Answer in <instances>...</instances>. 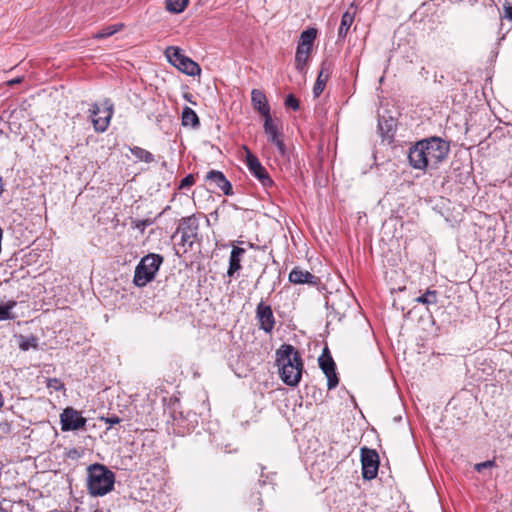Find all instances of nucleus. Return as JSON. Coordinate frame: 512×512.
Masks as SVG:
<instances>
[{"label":"nucleus","mask_w":512,"mask_h":512,"mask_svg":"<svg viewBox=\"0 0 512 512\" xmlns=\"http://www.w3.org/2000/svg\"><path fill=\"white\" fill-rule=\"evenodd\" d=\"M104 105L105 107L101 109L97 104H93L90 109L92 123L97 132H104L108 128L113 114L110 101L106 100Z\"/></svg>","instance_id":"423d86ee"},{"label":"nucleus","mask_w":512,"mask_h":512,"mask_svg":"<svg viewBox=\"0 0 512 512\" xmlns=\"http://www.w3.org/2000/svg\"><path fill=\"white\" fill-rule=\"evenodd\" d=\"M449 151V144L439 137L424 139L410 148L409 163L419 170L437 168L438 164L447 158Z\"/></svg>","instance_id":"f257e3e1"},{"label":"nucleus","mask_w":512,"mask_h":512,"mask_svg":"<svg viewBox=\"0 0 512 512\" xmlns=\"http://www.w3.org/2000/svg\"><path fill=\"white\" fill-rule=\"evenodd\" d=\"M355 13L346 11L341 18L340 27L338 30V37L339 38H345L351 25L354 22Z\"/></svg>","instance_id":"412c9836"},{"label":"nucleus","mask_w":512,"mask_h":512,"mask_svg":"<svg viewBox=\"0 0 512 512\" xmlns=\"http://www.w3.org/2000/svg\"><path fill=\"white\" fill-rule=\"evenodd\" d=\"M189 0H166V9L171 13H181L185 10Z\"/></svg>","instance_id":"393cba45"},{"label":"nucleus","mask_w":512,"mask_h":512,"mask_svg":"<svg viewBox=\"0 0 512 512\" xmlns=\"http://www.w3.org/2000/svg\"><path fill=\"white\" fill-rule=\"evenodd\" d=\"M437 301H438V292L436 290H430V289H428L423 295H421L415 299V302L423 304V305L436 304Z\"/></svg>","instance_id":"a878e982"},{"label":"nucleus","mask_w":512,"mask_h":512,"mask_svg":"<svg viewBox=\"0 0 512 512\" xmlns=\"http://www.w3.org/2000/svg\"><path fill=\"white\" fill-rule=\"evenodd\" d=\"M165 53L169 62L175 67H177L178 62H180V59L185 57V55L181 53V50L178 47L174 46L168 47Z\"/></svg>","instance_id":"cd10ccee"},{"label":"nucleus","mask_w":512,"mask_h":512,"mask_svg":"<svg viewBox=\"0 0 512 512\" xmlns=\"http://www.w3.org/2000/svg\"><path fill=\"white\" fill-rule=\"evenodd\" d=\"M311 51L312 49L310 47H302L300 45L297 46L295 55V68L300 73H305V67L309 60Z\"/></svg>","instance_id":"6ab92c4d"},{"label":"nucleus","mask_w":512,"mask_h":512,"mask_svg":"<svg viewBox=\"0 0 512 512\" xmlns=\"http://www.w3.org/2000/svg\"><path fill=\"white\" fill-rule=\"evenodd\" d=\"M130 152L138 161H143L145 163H151L154 161L152 153L143 148L133 147L130 148Z\"/></svg>","instance_id":"b1692460"},{"label":"nucleus","mask_w":512,"mask_h":512,"mask_svg":"<svg viewBox=\"0 0 512 512\" xmlns=\"http://www.w3.org/2000/svg\"><path fill=\"white\" fill-rule=\"evenodd\" d=\"M86 418H84L79 411L72 407H67L60 414L61 430L74 431L85 427Z\"/></svg>","instance_id":"1a4fd4ad"},{"label":"nucleus","mask_w":512,"mask_h":512,"mask_svg":"<svg viewBox=\"0 0 512 512\" xmlns=\"http://www.w3.org/2000/svg\"><path fill=\"white\" fill-rule=\"evenodd\" d=\"M289 282L293 284H308L311 286H317L320 284V278L313 275L307 270L297 266L294 267L288 276Z\"/></svg>","instance_id":"4468645a"},{"label":"nucleus","mask_w":512,"mask_h":512,"mask_svg":"<svg viewBox=\"0 0 512 512\" xmlns=\"http://www.w3.org/2000/svg\"><path fill=\"white\" fill-rule=\"evenodd\" d=\"M264 132L268 136V140L273 143L279 150L281 155L285 154V144L281 138L277 125L271 116L264 118Z\"/></svg>","instance_id":"ddd939ff"},{"label":"nucleus","mask_w":512,"mask_h":512,"mask_svg":"<svg viewBox=\"0 0 512 512\" xmlns=\"http://www.w3.org/2000/svg\"><path fill=\"white\" fill-rule=\"evenodd\" d=\"M163 257L159 254H148L144 256L135 268L133 283L137 287H144L155 278Z\"/></svg>","instance_id":"20e7f679"},{"label":"nucleus","mask_w":512,"mask_h":512,"mask_svg":"<svg viewBox=\"0 0 512 512\" xmlns=\"http://www.w3.org/2000/svg\"><path fill=\"white\" fill-rule=\"evenodd\" d=\"M256 499H257V501L259 502V504H261V503H262V500H261V498H260V497H257Z\"/></svg>","instance_id":"a19ab883"},{"label":"nucleus","mask_w":512,"mask_h":512,"mask_svg":"<svg viewBox=\"0 0 512 512\" xmlns=\"http://www.w3.org/2000/svg\"><path fill=\"white\" fill-rule=\"evenodd\" d=\"M206 180L214 183L215 186L218 187L225 195L232 194V185L222 172L211 170L208 172Z\"/></svg>","instance_id":"dca6fc26"},{"label":"nucleus","mask_w":512,"mask_h":512,"mask_svg":"<svg viewBox=\"0 0 512 512\" xmlns=\"http://www.w3.org/2000/svg\"><path fill=\"white\" fill-rule=\"evenodd\" d=\"M246 164L249 171L260 181L264 187L273 185V181L268 175L266 169L262 166L258 158L248 149L246 150Z\"/></svg>","instance_id":"9b49d317"},{"label":"nucleus","mask_w":512,"mask_h":512,"mask_svg":"<svg viewBox=\"0 0 512 512\" xmlns=\"http://www.w3.org/2000/svg\"><path fill=\"white\" fill-rule=\"evenodd\" d=\"M19 348L21 350H29L37 348V339L35 337H20Z\"/></svg>","instance_id":"c85d7f7f"},{"label":"nucleus","mask_w":512,"mask_h":512,"mask_svg":"<svg viewBox=\"0 0 512 512\" xmlns=\"http://www.w3.org/2000/svg\"><path fill=\"white\" fill-rule=\"evenodd\" d=\"M185 98H186V99H188V100L190 101V99H189V95H188V94H185Z\"/></svg>","instance_id":"79ce46f5"},{"label":"nucleus","mask_w":512,"mask_h":512,"mask_svg":"<svg viewBox=\"0 0 512 512\" xmlns=\"http://www.w3.org/2000/svg\"><path fill=\"white\" fill-rule=\"evenodd\" d=\"M495 466H496V462L494 460H487V461L475 464L474 469L480 473L487 468H492Z\"/></svg>","instance_id":"2f4dec72"},{"label":"nucleus","mask_w":512,"mask_h":512,"mask_svg":"<svg viewBox=\"0 0 512 512\" xmlns=\"http://www.w3.org/2000/svg\"><path fill=\"white\" fill-rule=\"evenodd\" d=\"M330 77V68L327 63H322L321 69L317 76L316 82L313 87V95L314 97H319L323 92L325 85Z\"/></svg>","instance_id":"f3484780"},{"label":"nucleus","mask_w":512,"mask_h":512,"mask_svg":"<svg viewBox=\"0 0 512 512\" xmlns=\"http://www.w3.org/2000/svg\"><path fill=\"white\" fill-rule=\"evenodd\" d=\"M87 490L91 496H104L114 488L115 474L103 464L87 467Z\"/></svg>","instance_id":"f03ea898"},{"label":"nucleus","mask_w":512,"mask_h":512,"mask_svg":"<svg viewBox=\"0 0 512 512\" xmlns=\"http://www.w3.org/2000/svg\"><path fill=\"white\" fill-rule=\"evenodd\" d=\"M228 363L238 377H246L258 361L254 358V354H231Z\"/></svg>","instance_id":"0eeeda50"},{"label":"nucleus","mask_w":512,"mask_h":512,"mask_svg":"<svg viewBox=\"0 0 512 512\" xmlns=\"http://www.w3.org/2000/svg\"><path fill=\"white\" fill-rule=\"evenodd\" d=\"M251 102L253 108L258 111L264 118L271 116L270 107L265 94L259 89L251 91Z\"/></svg>","instance_id":"2eb2a0df"},{"label":"nucleus","mask_w":512,"mask_h":512,"mask_svg":"<svg viewBox=\"0 0 512 512\" xmlns=\"http://www.w3.org/2000/svg\"><path fill=\"white\" fill-rule=\"evenodd\" d=\"M116 31H117V29L109 27V28H106V29L96 33L93 36V38H95V39H102V38H105V37L113 35Z\"/></svg>","instance_id":"473e14b6"},{"label":"nucleus","mask_w":512,"mask_h":512,"mask_svg":"<svg viewBox=\"0 0 512 512\" xmlns=\"http://www.w3.org/2000/svg\"><path fill=\"white\" fill-rule=\"evenodd\" d=\"M198 230L199 223L194 215L182 218L177 228V233H181V244L191 248L197 239Z\"/></svg>","instance_id":"39448f33"},{"label":"nucleus","mask_w":512,"mask_h":512,"mask_svg":"<svg viewBox=\"0 0 512 512\" xmlns=\"http://www.w3.org/2000/svg\"><path fill=\"white\" fill-rule=\"evenodd\" d=\"M256 319L259 329L271 333L275 326V317L270 305L260 302L256 307Z\"/></svg>","instance_id":"f8f14e48"},{"label":"nucleus","mask_w":512,"mask_h":512,"mask_svg":"<svg viewBox=\"0 0 512 512\" xmlns=\"http://www.w3.org/2000/svg\"><path fill=\"white\" fill-rule=\"evenodd\" d=\"M106 423H108L110 426L118 424L121 422V419L118 416H111L107 418H102Z\"/></svg>","instance_id":"c9c22d12"},{"label":"nucleus","mask_w":512,"mask_h":512,"mask_svg":"<svg viewBox=\"0 0 512 512\" xmlns=\"http://www.w3.org/2000/svg\"><path fill=\"white\" fill-rule=\"evenodd\" d=\"M176 68H178L180 71H182L183 73H185L189 76H196V75H200V73H201V68L198 65V63H196L195 61H193L192 59H190L186 56L184 58L180 59V62H178V65Z\"/></svg>","instance_id":"aec40b11"},{"label":"nucleus","mask_w":512,"mask_h":512,"mask_svg":"<svg viewBox=\"0 0 512 512\" xmlns=\"http://www.w3.org/2000/svg\"><path fill=\"white\" fill-rule=\"evenodd\" d=\"M21 81H22V78L18 77V78H15V79H12V80L8 81V85L9 86H13L15 84L21 83Z\"/></svg>","instance_id":"4c0bfd02"},{"label":"nucleus","mask_w":512,"mask_h":512,"mask_svg":"<svg viewBox=\"0 0 512 512\" xmlns=\"http://www.w3.org/2000/svg\"><path fill=\"white\" fill-rule=\"evenodd\" d=\"M16 304V301L10 300L5 304L0 305V321L14 319V315L11 311L16 306Z\"/></svg>","instance_id":"bb28decb"},{"label":"nucleus","mask_w":512,"mask_h":512,"mask_svg":"<svg viewBox=\"0 0 512 512\" xmlns=\"http://www.w3.org/2000/svg\"><path fill=\"white\" fill-rule=\"evenodd\" d=\"M285 106L293 109L294 111L298 110L300 107L298 99L293 94L287 95L285 99Z\"/></svg>","instance_id":"7c9ffc66"},{"label":"nucleus","mask_w":512,"mask_h":512,"mask_svg":"<svg viewBox=\"0 0 512 512\" xmlns=\"http://www.w3.org/2000/svg\"><path fill=\"white\" fill-rule=\"evenodd\" d=\"M362 476L366 480H372L377 476L379 468L378 453L369 448L361 449Z\"/></svg>","instance_id":"6e6552de"},{"label":"nucleus","mask_w":512,"mask_h":512,"mask_svg":"<svg viewBox=\"0 0 512 512\" xmlns=\"http://www.w3.org/2000/svg\"><path fill=\"white\" fill-rule=\"evenodd\" d=\"M319 367L327 378V388L332 390L339 384V378L336 373V364L331 354H320L318 358Z\"/></svg>","instance_id":"9d476101"},{"label":"nucleus","mask_w":512,"mask_h":512,"mask_svg":"<svg viewBox=\"0 0 512 512\" xmlns=\"http://www.w3.org/2000/svg\"><path fill=\"white\" fill-rule=\"evenodd\" d=\"M182 124L184 126H199V118L195 111L190 107H184L182 111Z\"/></svg>","instance_id":"4be33fe9"},{"label":"nucleus","mask_w":512,"mask_h":512,"mask_svg":"<svg viewBox=\"0 0 512 512\" xmlns=\"http://www.w3.org/2000/svg\"><path fill=\"white\" fill-rule=\"evenodd\" d=\"M301 354H277L275 364L284 384L296 387L302 378L304 362Z\"/></svg>","instance_id":"7ed1b4c3"},{"label":"nucleus","mask_w":512,"mask_h":512,"mask_svg":"<svg viewBox=\"0 0 512 512\" xmlns=\"http://www.w3.org/2000/svg\"><path fill=\"white\" fill-rule=\"evenodd\" d=\"M503 9H504V18L512 21V0H505Z\"/></svg>","instance_id":"f704fd0d"},{"label":"nucleus","mask_w":512,"mask_h":512,"mask_svg":"<svg viewBox=\"0 0 512 512\" xmlns=\"http://www.w3.org/2000/svg\"><path fill=\"white\" fill-rule=\"evenodd\" d=\"M322 352H323V353L329 352L328 347H327V346H325V347L322 349Z\"/></svg>","instance_id":"ea45409f"},{"label":"nucleus","mask_w":512,"mask_h":512,"mask_svg":"<svg viewBox=\"0 0 512 512\" xmlns=\"http://www.w3.org/2000/svg\"><path fill=\"white\" fill-rule=\"evenodd\" d=\"M46 385L48 388L53 389L55 391H61L64 389V384L61 382V380L57 378H48Z\"/></svg>","instance_id":"c756f323"},{"label":"nucleus","mask_w":512,"mask_h":512,"mask_svg":"<svg viewBox=\"0 0 512 512\" xmlns=\"http://www.w3.org/2000/svg\"><path fill=\"white\" fill-rule=\"evenodd\" d=\"M245 249L241 247H233L230 253L229 268L227 275L232 277L237 271L241 269L242 256L245 254Z\"/></svg>","instance_id":"a211bd4d"},{"label":"nucleus","mask_w":512,"mask_h":512,"mask_svg":"<svg viewBox=\"0 0 512 512\" xmlns=\"http://www.w3.org/2000/svg\"><path fill=\"white\" fill-rule=\"evenodd\" d=\"M317 35V30L315 28H308L303 31L300 36V41L298 45L302 47H310L312 49L313 43L315 41Z\"/></svg>","instance_id":"5701e85b"},{"label":"nucleus","mask_w":512,"mask_h":512,"mask_svg":"<svg viewBox=\"0 0 512 512\" xmlns=\"http://www.w3.org/2000/svg\"><path fill=\"white\" fill-rule=\"evenodd\" d=\"M4 405V399L2 394L0 393V408Z\"/></svg>","instance_id":"58836bf2"},{"label":"nucleus","mask_w":512,"mask_h":512,"mask_svg":"<svg viewBox=\"0 0 512 512\" xmlns=\"http://www.w3.org/2000/svg\"><path fill=\"white\" fill-rule=\"evenodd\" d=\"M276 352H294V348L291 345H282Z\"/></svg>","instance_id":"e433bc0d"},{"label":"nucleus","mask_w":512,"mask_h":512,"mask_svg":"<svg viewBox=\"0 0 512 512\" xmlns=\"http://www.w3.org/2000/svg\"><path fill=\"white\" fill-rule=\"evenodd\" d=\"M194 182H195L194 176L189 174L181 180L179 189L189 188L194 184Z\"/></svg>","instance_id":"72a5a7b5"}]
</instances>
